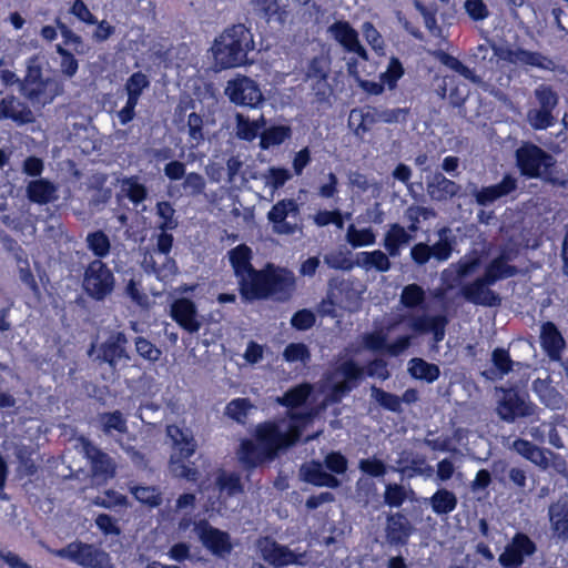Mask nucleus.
Masks as SVG:
<instances>
[{
    "mask_svg": "<svg viewBox=\"0 0 568 568\" xmlns=\"http://www.w3.org/2000/svg\"><path fill=\"white\" fill-rule=\"evenodd\" d=\"M256 549L266 562L275 567L302 564V555L295 554L288 547L280 545L270 537L260 538L256 542Z\"/></svg>",
    "mask_w": 568,
    "mask_h": 568,
    "instance_id": "17",
    "label": "nucleus"
},
{
    "mask_svg": "<svg viewBox=\"0 0 568 568\" xmlns=\"http://www.w3.org/2000/svg\"><path fill=\"white\" fill-rule=\"evenodd\" d=\"M311 422V414L290 413L285 418L258 424L254 432L255 440L244 439L237 456L246 467H255L273 460L277 453L294 445L303 429Z\"/></svg>",
    "mask_w": 568,
    "mask_h": 568,
    "instance_id": "1",
    "label": "nucleus"
},
{
    "mask_svg": "<svg viewBox=\"0 0 568 568\" xmlns=\"http://www.w3.org/2000/svg\"><path fill=\"white\" fill-rule=\"evenodd\" d=\"M301 478L315 486L337 488L339 480L325 471L324 466L320 462H310L304 464L300 469Z\"/></svg>",
    "mask_w": 568,
    "mask_h": 568,
    "instance_id": "30",
    "label": "nucleus"
},
{
    "mask_svg": "<svg viewBox=\"0 0 568 568\" xmlns=\"http://www.w3.org/2000/svg\"><path fill=\"white\" fill-rule=\"evenodd\" d=\"M426 298L425 291L417 284L406 285L400 294V303L407 308L419 307Z\"/></svg>",
    "mask_w": 568,
    "mask_h": 568,
    "instance_id": "58",
    "label": "nucleus"
},
{
    "mask_svg": "<svg viewBox=\"0 0 568 568\" xmlns=\"http://www.w3.org/2000/svg\"><path fill=\"white\" fill-rule=\"evenodd\" d=\"M495 54L503 61L520 67H534L549 70L554 65V62L541 53L518 47H500L495 50Z\"/></svg>",
    "mask_w": 568,
    "mask_h": 568,
    "instance_id": "16",
    "label": "nucleus"
},
{
    "mask_svg": "<svg viewBox=\"0 0 568 568\" xmlns=\"http://www.w3.org/2000/svg\"><path fill=\"white\" fill-rule=\"evenodd\" d=\"M130 490L136 500L150 507H156L162 501L161 493L155 487L133 486Z\"/></svg>",
    "mask_w": 568,
    "mask_h": 568,
    "instance_id": "59",
    "label": "nucleus"
},
{
    "mask_svg": "<svg viewBox=\"0 0 568 568\" xmlns=\"http://www.w3.org/2000/svg\"><path fill=\"white\" fill-rule=\"evenodd\" d=\"M273 232L280 235H293L300 227V205L293 199L278 201L267 213Z\"/></svg>",
    "mask_w": 568,
    "mask_h": 568,
    "instance_id": "12",
    "label": "nucleus"
},
{
    "mask_svg": "<svg viewBox=\"0 0 568 568\" xmlns=\"http://www.w3.org/2000/svg\"><path fill=\"white\" fill-rule=\"evenodd\" d=\"M230 262L239 278L242 295L247 300L274 297L287 300L295 287V276L286 268L268 264L264 270L256 271L251 264L252 251L241 244L231 250Z\"/></svg>",
    "mask_w": 568,
    "mask_h": 568,
    "instance_id": "2",
    "label": "nucleus"
},
{
    "mask_svg": "<svg viewBox=\"0 0 568 568\" xmlns=\"http://www.w3.org/2000/svg\"><path fill=\"white\" fill-rule=\"evenodd\" d=\"M257 10L268 21H276L283 24L287 18V10L278 3V0H251Z\"/></svg>",
    "mask_w": 568,
    "mask_h": 568,
    "instance_id": "43",
    "label": "nucleus"
},
{
    "mask_svg": "<svg viewBox=\"0 0 568 568\" xmlns=\"http://www.w3.org/2000/svg\"><path fill=\"white\" fill-rule=\"evenodd\" d=\"M357 266L365 271H377L381 273L389 271L392 264L386 253L381 250L359 252L356 256Z\"/></svg>",
    "mask_w": 568,
    "mask_h": 568,
    "instance_id": "39",
    "label": "nucleus"
},
{
    "mask_svg": "<svg viewBox=\"0 0 568 568\" xmlns=\"http://www.w3.org/2000/svg\"><path fill=\"white\" fill-rule=\"evenodd\" d=\"M216 484L222 495L235 496L243 491L241 477L236 473L222 471L216 479Z\"/></svg>",
    "mask_w": 568,
    "mask_h": 568,
    "instance_id": "51",
    "label": "nucleus"
},
{
    "mask_svg": "<svg viewBox=\"0 0 568 568\" xmlns=\"http://www.w3.org/2000/svg\"><path fill=\"white\" fill-rule=\"evenodd\" d=\"M253 405L247 398H235L231 400L225 407V414L239 422L244 423L247 417L248 412L252 409Z\"/></svg>",
    "mask_w": 568,
    "mask_h": 568,
    "instance_id": "61",
    "label": "nucleus"
},
{
    "mask_svg": "<svg viewBox=\"0 0 568 568\" xmlns=\"http://www.w3.org/2000/svg\"><path fill=\"white\" fill-rule=\"evenodd\" d=\"M331 36L348 52L367 61V51L361 44L357 32L346 21H337L328 28Z\"/></svg>",
    "mask_w": 568,
    "mask_h": 568,
    "instance_id": "22",
    "label": "nucleus"
},
{
    "mask_svg": "<svg viewBox=\"0 0 568 568\" xmlns=\"http://www.w3.org/2000/svg\"><path fill=\"white\" fill-rule=\"evenodd\" d=\"M115 278L112 271L101 260H93L88 264L83 274V290L97 300L102 301L114 288Z\"/></svg>",
    "mask_w": 568,
    "mask_h": 568,
    "instance_id": "9",
    "label": "nucleus"
},
{
    "mask_svg": "<svg viewBox=\"0 0 568 568\" xmlns=\"http://www.w3.org/2000/svg\"><path fill=\"white\" fill-rule=\"evenodd\" d=\"M509 261L510 257L507 254L501 253L486 266L484 276L488 278L490 283L495 284L500 280L516 275L517 268L510 265Z\"/></svg>",
    "mask_w": 568,
    "mask_h": 568,
    "instance_id": "38",
    "label": "nucleus"
},
{
    "mask_svg": "<svg viewBox=\"0 0 568 568\" xmlns=\"http://www.w3.org/2000/svg\"><path fill=\"white\" fill-rule=\"evenodd\" d=\"M173 320L189 333H196L201 328V322L197 318L195 304L187 298L176 300L171 307Z\"/></svg>",
    "mask_w": 568,
    "mask_h": 568,
    "instance_id": "26",
    "label": "nucleus"
},
{
    "mask_svg": "<svg viewBox=\"0 0 568 568\" xmlns=\"http://www.w3.org/2000/svg\"><path fill=\"white\" fill-rule=\"evenodd\" d=\"M128 338L124 333H112L103 343L92 344L89 356L94 361L106 363L112 369L120 364H126L130 355L126 352Z\"/></svg>",
    "mask_w": 568,
    "mask_h": 568,
    "instance_id": "11",
    "label": "nucleus"
},
{
    "mask_svg": "<svg viewBox=\"0 0 568 568\" xmlns=\"http://www.w3.org/2000/svg\"><path fill=\"white\" fill-rule=\"evenodd\" d=\"M435 216V212L433 209L413 205L409 206L405 212V217L409 222L408 231L414 233L418 230V225L420 220H429Z\"/></svg>",
    "mask_w": 568,
    "mask_h": 568,
    "instance_id": "60",
    "label": "nucleus"
},
{
    "mask_svg": "<svg viewBox=\"0 0 568 568\" xmlns=\"http://www.w3.org/2000/svg\"><path fill=\"white\" fill-rule=\"evenodd\" d=\"M500 396L497 399L496 413L506 423H514L519 418L539 419L540 408L529 399L525 393L514 388H498Z\"/></svg>",
    "mask_w": 568,
    "mask_h": 568,
    "instance_id": "7",
    "label": "nucleus"
},
{
    "mask_svg": "<svg viewBox=\"0 0 568 568\" xmlns=\"http://www.w3.org/2000/svg\"><path fill=\"white\" fill-rule=\"evenodd\" d=\"M480 263V257L476 254L463 256L442 272L443 284L447 290L459 286L465 277L473 275L479 268Z\"/></svg>",
    "mask_w": 568,
    "mask_h": 568,
    "instance_id": "21",
    "label": "nucleus"
},
{
    "mask_svg": "<svg viewBox=\"0 0 568 568\" xmlns=\"http://www.w3.org/2000/svg\"><path fill=\"white\" fill-rule=\"evenodd\" d=\"M448 318L446 315H427L423 314L410 318L409 327L418 333L426 334L432 333L435 343H439L444 339L446 333V325Z\"/></svg>",
    "mask_w": 568,
    "mask_h": 568,
    "instance_id": "25",
    "label": "nucleus"
},
{
    "mask_svg": "<svg viewBox=\"0 0 568 568\" xmlns=\"http://www.w3.org/2000/svg\"><path fill=\"white\" fill-rule=\"evenodd\" d=\"M262 125L263 124L256 120L251 121L247 116L241 113L236 114V135L242 140H254L262 129Z\"/></svg>",
    "mask_w": 568,
    "mask_h": 568,
    "instance_id": "57",
    "label": "nucleus"
},
{
    "mask_svg": "<svg viewBox=\"0 0 568 568\" xmlns=\"http://www.w3.org/2000/svg\"><path fill=\"white\" fill-rule=\"evenodd\" d=\"M311 392L312 387L308 384H302L290 389L282 397H278L277 402L287 407H297L307 399Z\"/></svg>",
    "mask_w": 568,
    "mask_h": 568,
    "instance_id": "55",
    "label": "nucleus"
},
{
    "mask_svg": "<svg viewBox=\"0 0 568 568\" xmlns=\"http://www.w3.org/2000/svg\"><path fill=\"white\" fill-rule=\"evenodd\" d=\"M376 122L377 112L371 106L353 109L348 115V126L359 139H363Z\"/></svg>",
    "mask_w": 568,
    "mask_h": 568,
    "instance_id": "31",
    "label": "nucleus"
},
{
    "mask_svg": "<svg viewBox=\"0 0 568 568\" xmlns=\"http://www.w3.org/2000/svg\"><path fill=\"white\" fill-rule=\"evenodd\" d=\"M194 531L202 545L212 555L224 558L231 554L233 546L227 532L211 526L206 520L195 523Z\"/></svg>",
    "mask_w": 568,
    "mask_h": 568,
    "instance_id": "14",
    "label": "nucleus"
},
{
    "mask_svg": "<svg viewBox=\"0 0 568 568\" xmlns=\"http://www.w3.org/2000/svg\"><path fill=\"white\" fill-rule=\"evenodd\" d=\"M366 374L385 381L389 377L387 363L384 359H374L366 366ZM364 375V368L354 361L342 362L334 371L325 377L323 390L326 394L325 403H337L345 397Z\"/></svg>",
    "mask_w": 568,
    "mask_h": 568,
    "instance_id": "3",
    "label": "nucleus"
},
{
    "mask_svg": "<svg viewBox=\"0 0 568 568\" xmlns=\"http://www.w3.org/2000/svg\"><path fill=\"white\" fill-rule=\"evenodd\" d=\"M345 237L353 248L371 246L376 243V234L372 227L357 229L354 224L348 225Z\"/></svg>",
    "mask_w": 568,
    "mask_h": 568,
    "instance_id": "44",
    "label": "nucleus"
},
{
    "mask_svg": "<svg viewBox=\"0 0 568 568\" xmlns=\"http://www.w3.org/2000/svg\"><path fill=\"white\" fill-rule=\"evenodd\" d=\"M517 189V179L507 174L503 180L495 185L485 186L477 189L476 186L471 191L476 202L479 205L486 206L495 201L507 196Z\"/></svg>",
    "mask_w": 568,
    "mask_h": 568,
    "instance_id": "24",
    "label": "nucleus"
},
{
    "mask_svg": "<svg viewBox=\"0 0 568 568\" xmlns=\"http://www.w3.org/2000/svg\"><path fill=\"white\" fill-rule=\"evenodd\" d=\"M516 162L523 175L541 178L555 165L554 158L535 144H524L516 151Z\"/></svg>",
    "mask_w": 568,
    "mask_h": 568,
    "instance_id": "10",
    "label": "nucleus"
},
{
    "mask_svg": "<svg viewBox=\"0 0 568 568\" xmlns=\"http://www.w3.org/2000/svg\"><path fill=\"white\" fill-rule=\"evenodd\" d=\"M100 423L102 429L106 435H112L114 432L124 434L128 430L126 419L119 410L112 413H104L100 415Z\"/></svg>",
    "mask_w": 568,
    "mask_h": 568,
    "instance_id": "50",
    "label": "nucleus"
},
{
    "mask_svg": "<svg viewBox=\"0 0 568 568\" xmlns=\"http://www.w3.org/2000/svg\"><path fill=\"white\" fill-rule=\"evenodd\" d=\"M404 69L397 58H392L385 72L381 74V82L388 89H394L397 81L403 77Z\"/></svg>",
    "mask_w": 568,
    "mask_h": 568,
    "instance_id": "64",
    "label": "nucleus"
},
{
    "mask_svg": "<svg viewBox=\"0 0 568 568\" xmlns=\"http://www.w3.org/2000/svg\"><path fill=\"white\" fill-rule=\"evenodd\" d=\"M536 544L523 532H517L500 554L498 561L505 568L520 567L526 557L535 554Z\"/></svg>",
    "mask_w": 568,
    "mask_h": 568,
    "instance_id": "18",
    "label": "nucleus"
},
{
    "mask_svg": "<svg viewBox=\"0 0 568 568\" xmlns=\"http://www.w3.org/2000/svg\"><path fill=\"white\" fill-rule=\"evenodd\" d=\"M412 239L413 236L408 230L397 223H394L389 225L385 233L383 246L389 256L397 257L400 255L402 248L409 244Z\"/></svg>",
    "mask_w": 568,
    "mask_h": 568,
    "instance_id": "33",
    "label": "nucleus"
},
{
    "mask_svg": "<svg viewBox=\"0 0 568 568\" xmlns=\"http://www.w3.org/2000/svg\"><path fill=\"white\" fill-rule=\"evenodd\" d=\"M83 450L91 463L92 473L95 478L106 480L113 477L115 467L112 459L105 453H102L89 442L83 443Z\"/></svg>",
    "mask_w": 568,
    "mask_h": 568,
    "instance_id": "27",
    "label": "nucleus"
},
{
    "mask_svg": "<svg viewBox=\"0 0 568 568\" xmlns=\"http://www.w3.org/2000/svg\"><path fill=\"white\" fill-rule=\"evenodd\" d=\"M173 245V236L169 233H160L155 247L143 254L141 265L148 274H153L159 281L171 282L178 273L175 261L170 256Z\"/></svg>",
    "mask_w": 568,
    "mask_h": 568,
    "instance_id": "6",
    "label": "nucleus"
},
{
    "mask_svg": "<svg viewBox=\"0 0 568 568\" xmlns=\"http://www.w3.org/2000/svg\"><path fill=\"white\" fill-rule=\"evenodd\" d=\"M166 434L172 440L174 453L171 456L170 468L176 477L187 480H196L197 470L187 466L184 462L189 459L196 450V442L193 432L184 426L169 425Z\"/></svg>",
    "mask_w": 568,
    "mask_h": 568,
    "instance_id": "5",
    "label": "nucleus"
},
{
    "mask_svg": "<svg viewBox=\"0 0 568 568\" xmlns=\"http://www.w3.org/2000/svg\"><path fill=\"white\" fill-rule=\"evenodd\" d=\"M292 178L291 172L284 168H270L263 174V181L265 187L271 190V194L273 195L276 190L282 187L290 179Z\"/></svg>",
    "mask_w": 568,
    "mask_h": 568,
    "instance_id": "53",
    "label": "nucleus"
},
{
    "mask_svg": "<svg viewBox=\"0 0 568 568\" xmlns=\"http://www.w3.org/2000/svg\"><path fill=\"white\" fill-rule=\"evenodd\" d=\"M460 186L443 174H436L427 185L429 196L435 201H446L455 196Z\"/></svg>",
    "mask_w": 568,
    "mask_h": 568,
    "instance_id": "37",
    "label": "nucleus"
},
{
    "mask_svg": "<svg viewBox=\"0 0 568 568\" xmlns=\"http://www.w3.org/2000/svg\"><path fill=\"white\" fill-rule=\"evenodd\" d=\"M150 84L149 77L143 72L138 71L132 73L124 84L128 99L139 103L142 93L144 90L149 89Z\"/></svg>",
    "mask_w": 568,
    "mask_h": 568,
    "instance_id": "45",
    "label": "nucleus"
},
{
    "mask_svg": "<svg viewBox=\"0 0 568 568\" xmlns=\"http://www.w3.org/2000/svg\"><path fill=\"white\" fill-rule=\"evenodd\" d=\"M254 50L253 33L243 23L226 28L214 39L211 47L215 65L220 69H232L247 64L248 53Z\"/></svg>",
    "mask_w": 568,
    "mask_h": 568,
    "instance_id": "4",
    "label": "nucleus"
},
{
    "mask_svg": "<svg viewBox=\"0 0 568 568\" xmlns=\"http://www.w3.org/2000/svg\"><path fill=\"white\" fill-rule=\"evenodd\" d=\"M534 388L541 403L550 409H560L564 406V397L561 394L544 382H536Z\"/></svg>",
    "mask_w": 568,
    "mask_h": 568,
    "instance_id": "49",
    "label": "nucleus"
},
{
    "mask_svg": "<svg viewBox=\"0 0 568 568\" xmlns=\"http://www.w3.org/2000/svg\"><path fill=\"white\" fill-rule=\"evenodd\" d=\"M0 119H11L19 124L31 123L34 120L30 108L14 97L0 101Z\"/></svg>",
    "mask_w": 568,
    "mask_h": 568,
    "instance_id": "32",
    "label": "nucleus"
},
{
    "mask_svg": "<svg viewBox=\"0 0 568 568\" xmlns=\"http://www.w3.org/2000/svg\"><path fill=\"white\" fill-rule=\"evenodd\" d=\"M390 469L408 478L420 476L424 479H429L435 473L434 467L427 463L424 455L407 449L398 453Z\"/></svg>",
    "mask_w": 568,
    "mask_h": 568,
    "instance_id": "15",
    "label": "nucleus"
},
{
    "mask_svg": "<svg viewBox=\"0 0 568 568\" xmlns=\"http://www.w3.org/2000/svg\"><path fill=\"white\" fill-rule=\"evenodd\" d=\"M329 72V63L327 59L320 57L314 58L307 68L306 77L313 80L317 85H325Z\"/></svg>",
    "mask_w": 568,
    "mask_h": 568,
    "instance_id": "54",
    "label": "nucleus"
},
{
    "mask_svg": "<svg viewBox=\"0 0 568 568\" xmlns=\"http://www.w3.org/2000/svg\"><path fill=\"white\" fill-rule=\"evenodd\" d=\"M424 501L430 506L432 510L437 516H445L453 513L458 504L457 496L446 488L437 489L433 496L425 498Z\"/></svg>",
    "mask_w": 568,
    "mask_h": 568,
    "instance_id": "36",
    "label": "nucleus"
},
{
    "mask_svg": "<svg viewBox=\"0 0 568 568\" xmlns=\"http://www.w3.org/2000/svg\"><path fill=\"white\" fill-rule=\"evenodd\" d=\"M414 531L410 521L400 513L387 517L386 538L390 545H405Z\"/></svg>",
    "mask_w": 568,
    "mask_h": 568,
    "instance_id": "28",
    "label": "nucleus"
},
{
    "mask_svg": "<svg viewBox=\"0 0 568 568\" xmlns=\"http://www.w3.org/2000/svg\"><path fill=\"white\" fill-rule=\"evenodd\" d=\"M51 554L59 558L69 559L83 568H111V558L102 549L84 544L73 541L61 549H52Z\"/></svg>",
    "mask_w": 568,
    "mask_h": 568,
    "instance_id": "8",
    "label": "nucleus"
},
{
    "mask_svg": "<svg viewBox=\"0 0 568 568\" xmlns=\"http://www.w3.org/2000/svg\"><path fill=\"white\" fill-rule=\"evenodd\" d=\"M156 215L160 220L159 229L162 231L161 233H166V231L174 230L178 226L175 210L170 202H158Z\"/></svg>",
    "mask_w": 568,
    "mask_h": 568,
    "instance_id": "56",
    "label": "nucleus"
},
{
    "mask_svg": "<svg viewBox=\"0 0 568 568\" xmlns=\"http://www.w3.org/2000/svg\"><path fill=\"white\" fill-rule=\"evenodd\" d=\"M509 448L541 469H547L549 466V458L547 456L548 452L536 446L529 440L517 438L513 442Z\"/></svg>",
    "mask_w": 568,
    "mask_h": 568,
    "instance_id": "34",
    "label": "nucleus"
},
{
    "mask_svg": "<svg viewBox=\"0 0 568 568\" xmlns=\"http://www.w3.org/2000/svg\"><path fill=\"white\" fill-rule=\"evenodd\" d=\"M291 136V129L286 125L271 126L261 134V148L270 149L282 144Z\"/></svg>",
    "mask_w": 568,
    "mask_h": 568,
    "instance_id": "48",
    "label": "nucleus"
},
{
    "mask_svg": "<svg viewBox=\"0 0 568 568\" xmlns=\"http://www.w3.org/2000/svg\"><path fill=\"white\" fill-rule=\"evenodd\" d=\"M437 236L438 241L430 245L432 256L437 262H445L452 256L455 236L449 227L439 229Z\"/></svg>",
    "mask_w": 568,
    "mask_h": 568,
    "instance_id": "40",
    "label": "nucleus"
},
{
    "mask_svg": "<svg viewBox=\"0 0 568 568\" xmlns=\"http://www.w3.org/2000/svg\"><path fill=\"white\" fill-rule=\"evenodd\" d=\"M527 120L535 130H545L552 126L555 123L552 112L544 109L529 110Z\"/></svg>",
    "mask_w": 568,
    "mask_h": 568,
    "instance_id": "63",
    "label": "nucleus"
},
{
    "mask_svg": "<svg viewBox=\"0 0 568 568\" xmlns=\"http://www.w3.org/2000/svg\"><path fill=\"white\" fill-rule=\"evenodd\" d=\"M371 397L379 406H382L383 408H385L387 410L395 412V413L402 412L400 397L395 394L385 392L384 389L378 388L376 386H372L371 387Z\"/></svg>",
    "mask_w": 568,
    "mask_h": 568,
    "instance_id": "52",
    "label": "nucleus"
},
{
    "mask_svg": "<svg viewBox=\"0 0 568 568\" xmlns=\"http://www.w3.org/2000/svg\"><path fill=\"white\" fill-rule=\"evenodd\" d=\"M63 84L57 78H45L30 84H21V93L32 103L45 105L62 94Z\"/></svg>",
    "mask_w": 568,
    "mask_h": 568,
    "instance_id": "20",
    "label": "nucleus"
},
{
    "mask_svg": "<svg viewBox=\"0 0 568 568\" xmlns=\"http://www.w3.org/2000/svg\"><path fill=\"white\" fill-rule=\"evenodd\" d=\"M120 196L128 197L135 206L148 196V190L138 176L125 178L120 181Z\"/></svg>",
    "mask_w": 568,
    "mask_h": 568,
    "instance_id": "42",
    "label": "nucleus"
},
{
    "mask_svg": "<svg viewBox=\"0 0 568 568\" xmlns=\"http://www.w3.org/2000/svg\"><path fill=\"white\" fill-rule=\"evenodd\" d=\"M85 243L88 248L97 256V260L109 255L111 243L109 236L102 231L91 232L87 235Z\"/></svg>",
    "mask_w": 568,
    "mask_h": 568,
    "instance_id": "47",
    "label": "nucleus"
},
{
    "mask_svg": "<svg viewBox=\"0 0 568 568\" xmlns=\"http://www.w3.org/2000/svg\"><path fill=\"white\" fill-rule=\"evenodd\" d=\"M225 94L231 102L250 108H257L263 102V94L258 84L245 75H237L229 80Z\"/></svg>",
    "mask_w": 568,
    "mask_h": 568,
    "instance_id": "13",
    "label": "nucleus"
},
{
    "mask_svg": "<svg viewBox=\"0 0 568 568\" xmlns=\"http://www.w3.org/2000/svg\"><path fill=\"white\" fill-rule=\"evenodd\" d=\"M490 283L484 275L477 277L460 287V295L469 303L486 307L498 306L501 302L500 296L490 290Z\"/></svg>",
    "mask_w": 568,
    "mask_h": 568,
    "instance_id": "19",
    "label": "nucleus"
},
{
    "mask_svg": "<svg viewBox=\"0 0 568 568\" xmlns=\"http://www.w3.org/2000/svg\"><path fill=\"white\" fill-rule=\"evenodd\" d=\"M55 51L60 55V71L67 78H73L79 69V62L75 57L62 44L55 45Z\"/></svg>",
    "mask_w": 568,
    "mask_h": 568,
    "instance_id": "62",
    "label": "nucleus"
},
{
    "mask_svg": "<svg viewBox=\"0 0 568 568\" xmlns=\"http://www.w3.org/2000/svg\"><path fill=\"white\" fill-rule=\"evenodd\" d=\"M58 187L45 179L33 180L27 186V195L31 202L48 204L58 199Z\"/></svg>",
    "mask_w": 568,
    "mask_h": 568,
    "instance_id": "35",
    "label": "nucleus"
},
{
    "mask_svg": "<svg viewBox=\"0 0 568 568\" xmlns=\"http://www.w3.org/2000/svg\"><path fill=\"white\" fill-rule=\"evenodd\" d=\"M186 128L190 148H199L205 140L203 118L195 112L190 113L187 116Z\"/></svg>",
    "mask_w": 568,
    "mask_h": 568,
    "instance_id": "46",
    "label": "nucleus"
},
{
    "mask_svg": "<svg viewBox=\"0 0 568 568\" xmlns=\"http://www.w3.org/2000/svg\"><path fill=\"white\" fill-rule=\"evenodd\" d=\"M548 519L552 538L568 544V497H560L548 507Z\"/></svg>",
    "mask_w": 568,
    "mask_h": 568,
    "instance_id": "23",
    "label": "nucleus"
},
{
    "mask_svg": "<svg viewBox=\"0 0 568 568\" xmlns=\"http://www.w3.org/2000/svg\"><path fill=\"white\" fill-rule=\"evenodd\" d=\"M540 344L551 361L560 359L565 339L554 323L546 322L541 325Z\"/></svg>",
    "mask_w": 568,
    "mask_h": 568,
    "instance_id": "29",
    "label": "nucleus"
},
{
    "mask_svg": "<svg viewBox=\"0 0 568 568\" xmlns=\"http://www.w3.org/2000/svg\"><path fill=\"white\" fill-rule=\"evenodd\" d=\"M408 373L413 378L427 383L435 382L440 375L439 367L436 364L428 363L418 357L412 358L408 362Z\"/></svg>",
    "mask_w": 568,
    "mask_h": 568,
    "instance_id": "41",
    "label": "nucleus"
}]
</instances>
